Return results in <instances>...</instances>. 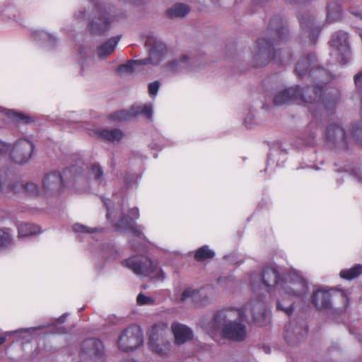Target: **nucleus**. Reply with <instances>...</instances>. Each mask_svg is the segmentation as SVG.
Instances as JSON below:
<instances>
[{
	"label": "nucleus",
	"mask_w": 362,
	"mask_h": 362,
	"mask_svg": "<svg viewBox=\"0 0 362 362\" xmlns=\"http://www.w3.org/2000/svg\"><path fill=\"white\" fill-rule=\"evenodd\" d=\"M162 56L161 52H157L156 48L152 47L150 49L148 58L129 62L122 64L118 70L121 73H131L136 69L137 65H146L148 64L156 65L162 60Z\"/></svg>",
	"instance_id": "obj_20"
},
{
	"label": "nucleus",
	"mask_w": 362,
	"mask_h": 362,
	"mask_svg": "<svg viewBox=\"0 0 362 362\" xmlns=\"http://www.w3.org/2000/svg\"><path fill=\"white\" fill-rule=\"evenodd\" d=\"M189 11V7L184 4H177L167 11L170 18H181L185 16Z\"/></svg>",
	"instance_id": "obj_31"
},
{
	"label": "nucleus",
	"mask_w": 362,
	"mask_h": 362,
	"mask_svg": "<svg viewBox=\"0 0 362 362\" xmlns=\"http://www.w3.org/2000/svg\"><path fill=\"white\" fill-rule=\"evenodd\" d=\"M0 112H4L5 114L13 117L14 120L17 121V122H23L24 123H29L31 121L30 119L28 116H26L22 113H18V112H13V110H6L2 107H0Z\"/></svg>",
	"instance_id": "obj_37"
},
{
	"label": "nucleus",
	"mask_w": 362,
	"mask_h": 362,
	"mask_svg": "<svg viewBox=\"0 0 362 362\" xmlns=\"http://www.w3.org/2000/svg\"><path fill=\"white\" fill-rule=\"evenodd\" d=\"M307 332L304 322L292 321L285 327L284 338L291 345H296L304 339Z\"/></svg>",
	"instance_id": "obj_19"
},
{
	"label": "nucleus",
	"mask_w": 362,
	"mask_h": 362,
	"mask_svg": "<svg viewBox=\"0 0 362 362\" xmlns=\"http://www.w3.org/2000/svg\"><path fill=\"white\" fill-rule=\"evenodd\" d=\"M160 87V84L158 81H154L153 83H149L148 90L149 93L152 95H156Z\"/></svg>",
	"instance_id": "obj_45"
},
{
	"label": "nucleus",
	"mask_w": 362,
	"mask_h": 362,
	"mask_svg": "<svg viewBox=\"0 0 362 362\" xmlns=\"http://www.w3.org/2000/svg\"><path fill=\"white\" fill-rule=\"evenodd\" d=\"M199 291L194 290L191 288L185 289L180 297V300L182 302L191 300L196 303H198V298L199 297Z\"/></svg>",
	"instance_id": "obj_35"
},
{
	"label": "nucleus",
	"mask_w": 362,
	"mask_h": 362,
	"mask_svg": "<svg viewBox=\"0 0 362 362\" xmlns=\"http://www.w3.org/2000/svg\"><path fill=\"white\" fill-rule=\"evenodd\" d=\"M308 288L306 280L298 274H293L286 281L279 285L280 298L276 308L284 311L287 315L293 313L292 300L295 297L305 295Z\"/></svg>",
	"instance_id": "obj_6"
},
{
	"label": "nucleus",
	"mask_w": 362,
	"mask_h": 362,
	"mask_svg": "<svg viewBox=\"0 0 362 362\" xmlns=\"http://www.w3.org/2000/svg\"><path fill=\"white\" fill-rule=\"evenodd\" d=\"M309 110L311 112L313 111V110L311 109V107H309Z\"/></svg>",
	"instance_id": "obj_51"
},
{
	"label": "nucleus",
	"mask_w": 362,
	"mask_h": 362,
	"mask_svg": "<svg viewBox=\"0 0 362 362\" xmlns=\"http://www.w3.org/2000/svg\"><path fill=\"white\" fill-rule=\"evenodd\" d=\"M164 332V325H156L152 327L149 337V344L152 350L160 355L166 354L169 350V344L165 345L163 348L160 347V345L158 344L160 338L163 336Z\"/></svg>",
	"instance_id": "obj_22"
},
{
	"label": "nucleus",
	"mask_w": 362,
	"mask_h": 362,
	"mask_svg": "<svg viewBox=\"0 0 362 362\" xmlns=\"http://www.w3.org/2000/svg\"><path fill=\"white\" fill-rule=\"evenodd\" d=\"M11 144L0 139V156L6 155L11 150Z\"/></svg>",
	"instance_id": "obj_42"
},
{
	"label": "nucleus",
	"mask_w": 362,
	"mask_h": 362,
	"mask_svg": "<svg viewBox=\"0 0 362 362\" xmlns=\"http://www.w3.org/2000/svg\"><path fill=\"white\" fill-rule=\"evenodd\" d=\"M40 328H41V327H30V328H28V329H21V330L15 331V332H28L32 333V332H35V330H37L38 329H40Z\"/></svg>",
	"instance_id": "obj_46"
},
{
	"label": "nucleus",
	"mask_w": 362,
	"mask_h": 362,
	"mask_svg": "<svg viewBox=\"0 0 362 362\" xmlns=\"http://www.w3.org/2000/svg\"><path fill=\"white\" fill-rule=\"evenodd\" d=\"M16 19L14 9L9 6H0V21H9Z\"/></svg>",
	"instance_id": "obj_36"
},
{
	"label": "nucleus",
	"mask_w": 362,
	"mask_h": 362,
	"mask_svg": "<svg viewBox=\"0 0 362 362\" xmlns=\"http://www.w3.org/2000/svg\"><path fill=\"white\" fill-rule=\"evenodd\" d=\"M317 60L313 54H309L307 57L301 58L298 60L296 67V74L303 77L309 69L312 76H315L320 83H327L331 78L329 73L324 69H316Z\"/></svg>",
	"instance_id": "obj_10"
},
{
	"label": "nucleus",
	"mask_w": 362,
	"mask_h": 362,
	"mask_svg": "<svg viewBox=\"0 0 362 362\" xmlns=\"http://www.w3.org/2000/svg\"><path fill=\"white\" fill-rule=\"evenodd\" d=\"M128 362H134V361H128Z\"/></svg>",
	"instance_id": "obj_52"
},
{
	"label": "nucleus",
	"mask_w": 362,
	"mask_h": 362,
	"mask_svg": "<svg viewBox=\"0 0 362 362\" xmlns=\"http://www.w3.org/2000/svg\"><path fill=\"white\" fill-rule=\"evenodd\" d=\"M13 244L12 235L7 228H0V250L11 246Z\"/></svg>",
	"instance_id": "obj_33"
},
{
	"label": "nucleus",
	"mask_w": 362,
	"mask_h": 362,
	"mask_svg": "<svg viewBox=\"0 0 362 362\" xmlns=\"http://www.w3.org/2000/svg\"><path fill=\"white\" fill-rule=\"evenodd\" d=\"M349 13L353 27L358 30L359 36L362 37V31L360 28V23L358 25V23H360V21L362 20V10L361 8L360 4H353L351 6H350L349 8Z\"/></svg>",
	"instance_id": "obj_28"
},
{
	"label": "nucleus",
	"mask_w": 362,
	"mask_h": 362,
	"mask_svg": "<svg viewBox=\"0 0 362 362\" xmlns=\"http://www.w3.org/2000/svg\"><path fill=\"white\" fill-rule=\"evenodd\" d=\"M349 36L346 32L335 33L331 40V54L341 64H345L351 59Z\"/></svg>",
	"instance_id": "obj_9"
},
{
	"label": "nucleus",
	"mask_w": 362,
	"mask_h": 362,
	"mask_svg": "<svg viewBox=\"0 0 362 362\" xmlns=\"http://www.w3.org/2000/svg\"><path fill=\"white\" fill-rule=\"evenodd\" d=\"M237 312L241 320L244 318L245 312L251 313L253 320L259 326H263L269 322V314L266 310L262 298L247 304L245 307V311L238 310Z\"/></svg>",
	"instance_id": "obj_16"
},
{
	"label": "nucleus",
	"mask_w": 362,
	"mask_h": 362,
	"mask_svg": "<svg viewBox=\"0 0 362 362\" xmlns=\"http://www.w3.org/2000/svg\"><path fill=\"white\" fill-rule=\"evenodd\" d=\"M18 237L25 238L33 235L39 232V227L28 223H20L18 225Z\"/></svg>",
	"instance_id": "obj_30"
},
{
	"label": "nucleus",
	"mask_w": 362,
	"mask_h": 362,
	"mask_svg": "<svg viewBox=\"0 0 362 362\" xmlns=\"http://www.w3.org/2000/svg\"><path fill=\"white\" fill-rule=\"evenodd\" d=\"M139 115H143L147 119L151 120L153 116L152 105L151 104H136L132 105L129 110H122L114 112L111 115L110 118L113 121L121 122L135 117Z\"/></svg>",
	"instance_id": "obj_17"
},
{
	"label": "nucleus",
	"mask_w": 362,
	"mask_h": 362,
	"mask_svg": "<svg viewBox=\"0 0 362 362\" xmlns=\"http://www.w3.org/2000/svg\"><path fill=\"white\" fill-rule=\"evenodd\" d=\"M347 172L350 176L356 182H361V169L360 165H351L347 169Z\"/></svg>",
	"instance_id": "obj_38"
},
{
	"label": "nucleus",
	"mask_w": 362,
	"mask_h": 362,
	"mask_svg": "<svg viewBox=\"0 0 362 362\" xmlns=\"http://www.w3.org/2000/svg\"><path fill=\"white\" fill-rule=\"evenodd\" d=\"M332 289L317 288L313 294L312 303L319 310H329L332 308Z\"/></svg>",
	"instance_id": "obj_21"
},
{
	"label": "nucleus",
	"mask_w": 362,
	"mask_h": 362,
	"mask_svg": "<svg viewBox=\"0 0 362 362\" xmlns=\"http://www.w3.org/2000/svg\"><path fill=\"white\" fill-rule=\"evenodd\" d=\"M322 86L316 85L300 88L296 86L279 91L274 98L275 105H282L291 102L303 103L315 105L318 110L334 106L339 100L337 90L325 94L322 98Z\"/></svg>",
	"instance_id": "obj_1"
},
{
	"label": "nucleus",
	"mask_w": 362,
	"mask_h": 362,
	"mask_svg": "<svg viewBox=\"0 0 362 362\" xmlns=\"http://www.w3.org/2000/svg\"><path fill=\"white\" fill-rule=\"evenodd\" d=\"M123 265L138 276H148L156 272L157 263L144 255H134L125 259Z\"/></svg>",
	"instance_id": "obj_12"
},
{
	"label": "nucleus",
	"mask_w": 362,
	"mask_h": 362,
	"mask_svg": "<svg viewBox=\"0 0 362 362\" xmlns=\"http://www.w3.org/2000/svg\"><path fill=\"white\" fill-rule=\"evenodd\" d=\"M298 18L303 33L308 35L311 43H315L324 25L339 21L342 18V11L339 4L332 2L327 5L325 21H319V15L315 11L302 12Z\"/></svg>",
	"instance_id": "obj_3"
},
{
	"label": "nucleus",
	"mask_w": 362,
	"mask_h": 362,
	"mask_svg": "<svg viewBox=\"0 0 362 362\" xmlns=\"http://www.w3.org/2000/svg\"><path fill=\"white\" fill-rule=\"evenodd\" d=\"M33 37L37 41H41L49 47L54 46L57 42V38L52 34L45 30H36L33 33Z\"/></svg>",
	"instance_id": "obj_29"
},
{
	"label": "nucleus",
	"mask_w": 362,
	"mask_h": 362,
	"mask_svg": "<svg viewBox=\"0 0 362 362\" xmlns=\"http://www.w3.org/2000/svg\"><path fill=\"white\" fill-rule=\"evenodd\" d=\"M83 170V165L80 163L66 169L63 175L57 171L46 174L42 180V193L47 197L59 195L64 189V179L76 177L80 175Z\"/></svg>",
	"instance_id": "obj_7"
},
{
	"label": "nucleus",
	"mask_w": 362,
	"mask_h": 362,
	"mask_svg": "<svg viewBox=\"0 0 362 362\" xmlns=\"http://www.w3.org/2000/svg\"><path fill=\"white\" fill-rule=\"evenodd\" d=\"M215 252L209 248L207 245L199 247L195 253L194 258L197 261H204L207 259L213 258Z\"/></svg>",
	"instance_id": "obj_34"
},
{
	"label": "nucleus",
	"mask_w": 362,
	"mask_h": 362,
	"mask_svg": "<svg viewBox=\"0 0 362 362\" xmlns=\"http://www.w3.org/2000/svg\"><path fill=\"white\" fill-rule=\"evenodd\" d=\"M171 330L177 344H183L193 337L192 330L185 325L174 322L171 325Z\"/></svg>",
	"instance_id": "obj_23"
},
{
	"label": "nucleus",
	"mask_w": 362,
	"mask_h": 362,
	"mask_svg": "<svg viewBox=\"0 0 362 362\" xmlns=\"http://www.w3.org/2000/svg\"><path fill=\"white\" fill-rule=\"evenodd\" d=\"M250 285L255 292L267 288V292H271L272 289L276 287L279 290V285L281 282L279 279V272L274 267H266L262 275L252 274L250 279Z\"/></svg>",
	"instance_id": "obj_8"
},
{
	"label": "nucleus",
	"mask_w": 362,
	"mask_h": 362,
	"mask_svg": "<svg viewBox=\"0 0 362 362\" xmlns=\"http://www.w3.org/2000/svg\"><path fill=\"white\" fill-rule=\"evenodd\" d=\"M232 311H220L217 313L213 319L204 326L205 330L211 337L218 333H221L223 337L235 341H242L246 335L244 325L233 322Z\"/></svg>",
	"instance_id": "obj_5"
},
{
	"label": "nucleus",
	"mask_w": 362,
	"mask_h": 362,
	"mask_svg": "<svg viewBox=\"0 0 362 362\" xmlns=\"http://www.w3.org/2000/svg\"><path fill=\"white\" fill-rule=\"evenodd\" d=\"M92 173L94 175L95 180L101 181L103 179V172L100 166L98 165H93L91 168Z\"/></svg>",
	"instance_id": "obj_41"
},
{
	"label": "nucleus",
	"mask_w": 362,
	"mask_h": 362,
	"mask_svg": "<svg viewBox=\"0 0 362 362\" xmlns=\"http://www.w3.org/2000/svg\"><path fill=\"white\" fill-rule=\"evenodd\" d=\"M354 81H355L356 87L358 91V96L361 98V90L362 88V74L361 73H358L354 76Z\"/></svg>",
	"instance_id": "obj_43"
},
{
	"label": "nucleus",
	"mask_w": 362,
	"mask_h": 362,
	"mask_svg": "<svg viewBox=\"0 0 362 362\" xmlns=\"http://www.w3.org/2000/svg\"><path fill=\"white\" fill-rule=\"evenodd\" d=\"M136 301L140 305H152L154 303V299L152 297L146 296L143 293H139L138 295Z\"/></svg>",
	"instance_id": "obj_39"
},
{
	"label": "nucleus",
	"mask_w": 362,
	"mask_h": 362,
	"mask_svg": "<svg viewBox=\"0 0 362 362\" xmlns=\"http://www.w3.org/2000/svg\"><path fill=\"white\" fill-rule=\"evenodd\" d=\"M6 340L4 337H0V345L2 344Z\"/></svg>",
	"instance_id": "obj_50"
},
{
	"label": "nucleus",
	"mask_w": 362,
	"mask_h": 362,
	"mask_svg": "<svg viewBox=\"0 0 362 362\" xmlns=\"http://www.w3.org/2000/svg\"><path fill=\"white\" fill-rule=\"evenodd\" d=\"M21 189L30 196L37 197L40 194V188L36 183L29 182L26 183L18 182L13 184L4 176L2 172L0 171V192L5 194L11 192L18 193Z\"/></svg>",
	"instance_id": "obj_15"
},
{
	"label": "nucleus",
	"mask_w": 362,
	"mask_h": 362,
	"mask_svg": "<svg viewBox=\"0 0 362 362\" xmlns=\"http://www.w3.org/2000/svg\"><path fill=\"white\" fill-rule=\"evenodd\" d=\"M361 273L362 266L356 264L350 269H342L339 273V276L341 279L350 281L358 276Z\"/></svg>",
	"instance_id": "obj_32"
},
{
	"label": "nucleus",
	"mask_w": 362,
	"mask_h": 362,
	"mask_svg": "<svg viewBox=\"0 0 362 362\" xmlns=\"http://www.w3.org/2000/svg\"><path fill=\"white\" fill-rule=\"evenodd\" d=\"M73 229L76 233H90L98 230L97 228H88L86 226L79 224V223L74 224L73 226Z\"/></svg>",
	"instance_id": "obj_40"
},
{
	"label": "nucleus",
	"mask_w": 362,
	"mask_h": 362,
	"mask_svg": "<svg viewBox=\"0 0 362 362\" xmlns=\"http://www.w3.org/2000/svg\"><path fill=\"white\" fill-rule=\"evenodd\" d=\"M251 118H252V116L250 117V115H247V117L245 119V123L248 128L252 127V125L250 124Z\"/></svg>",
	"instance_id": "obj_47"
},
{
	"label": "nucleus",
	"mask_w": 362,
	"mask_h": 362,
	"mask_svg": "<svg viewBox=\"0 0 362 362\" xmlns=\"http://www.w3.org/2000/svg\"><path fill=\"white\" fill-rule=\"evenodd\" d=\"M351 134H352V136H353V139L356 141V142H359L360 141V139H359V136L361 134V129L360 128L359 126H353L351 127Z\"/></svg>",
	"instance_id": "obj_44"
},
{
	"label": "nucleus",
	"mask_w": 362,
	"mask_h": 362,
	"mask_svg": "<svg viewBox=\"0 0 362 362\" xmlns=\"http://www.w3.org/2000/svg\"><path fill=\"white\" fill-rule=\"evenodd\" d=\"M81 360L82 362H104L103 344L97 339H86L81 347Z\"/></svg>",
	"instance_id": "obj_14"
},
{
	"label": "nucleus",
	"mask_w": 362,
	"mask_h": 362,
	"mask_svg": "<svg viewBox=\"0 0 362 362\" xmlns=\"http://www.w3.org/2000/svg\"><path fill=\"white\" fill-rule=\"evenodd\" d=\"M34 149L32 140L25 137L20 138L11 144L10 158L16 163L25 164L31 159Z\"/></svg>",
	"instance_id": "obj_11"
},
{
	"label": "nucleus",
	"mask_w": 362,
	"mask_h": 362,
	"mask_svg": "<svg viewBox=\"0 0 362 362\" xmlns=\"http://www.w3.org/2000/svg\"><path fill=\"white\" fill-rule=\"evenodd\" d=\"M158 279H163L164 278V273L162 270L159 271V275L158 276Z\"/></svg>",
	"instance_id": "obj_49"
},
{
	"label": "nucleus",
	"mask_w": 362,
	"mask_h": 362,
	"mask_svg": "<svg viewBox=\"0 0 362 362\" xmlns=\"http://www.w3.org/2000/svg\"><path fill=\"white\" fill-rule=\"evenodd\" d=\"M288 31L281 18H275L270 22L265 36L257 40L252 53V63L254 66H265L272 59L280 62L278 52L274 45L287 40Z\"/></svg>",
	"instance_id": "obj_2"
},
{
	"label": "nucleus",
	"mask_w": 362,
	"mask_h": 362,
	"mask_svg": "<svg viewBox=\"0 0 362 362\" xmlns=\"http://www.w3.org/2000/svg\"><path fill=\"white\" fill-rule=\"evenodd\" d=\"M119 40V36L110 38L107 42L98 47L96 55L99 58L105 59L114 52L118 45Z\"/></svg>",
	"instance_id": "obj_26"
},
{
	"label": "nucleus",
	"mask_w": 362,
	"mask_h": 362,
	"mask_svg": "<svg viewBox=\"0 0 362 362\" xmlns=\"http://www.w3.org/2000/svg\"><path fill=\"white\" fill-rule=\"evenodd\" d=\"M66 317V314H64V315H62L60 317H59L58 321H59L60 323H63V322L65 321Z\"/></svg>",
	"instance_id": "obj_48"
},
{
	"label": "nucleus",
	"mask_w": 362,
	"mask_h": 362,
	"mask_svg": "<svg viewBox=\"0 0 362 362\" xmlns=\"http://www.w3.org/2000/svg\"><path fill=\"white\" fill-rule=\"evenodd\" d=\"M327 139L328 142L339 148L346 146L344 130L339 125L332 124L328 127Z\"/></svg>",
	"instance_id": "obj_24"
},
{
	"label": "nucleus",
	"mask_w": 362,
	"mask_h": 362,
	"mask_svg": "<svg viewBox=\"0 0 362 362\" xmlns=\"http://www.w3.org/2000/svg\"><path fill=\"white\" fill-rule=\"evenodd\" d=\"M191 64L189 56L187 54H182L173 60L169 64V66L173 71L180 72L189 70L192 67Z\"/></svg>",
	"instance_id": "obj_27"
},
{
	"label": "nucleus",
	"mask_w": 362,
	"mask_h": 362,
	"mask_svg": "<svg viewBox=\"0 0 362 362\" xmlns=\"http://www.w3.org/2000/svg\"><path fill=\"white\" fill-rule=\"evenodd\" d=\"M103 202L107 209L106 217L108 221L113 223L116 230L131 233L136 237L143 238L141 226L136 225L134 221L139 218V210L137 207L130 209L129 217L123 214L122 204L119 202L116 203L111 199H103Z\"/></svg>",
	"instance_id": "obj_4"
},
{
	"label": "nucleus",
	"mask_w": 362,
	"mask_h": 362,
	"mask_svg": "<svg viewBox=\"0 0 362 362\" xmlns=\"http://www.w3.org/2000/svg\"><path fill=\"white\" fill-rule=\"evenodd\" d=\"M117 19L115 8L113 6H105L101 11L97 21H93L90 25V30L94 35H103L109 25Z\"/></svg>",
	"instance_id": "obj_18"
},
{
	"label": "nucleus",
	"mask_w": 362,
	"mask_h": 362,
	"mask_svg": "<svg viewBox=\"0 0 362 362\" xmlns=\"http://www.w3.org/2000/svg\"><path fill=\"white\" fill-rule=\"evenodd\" d=\"M143 343V336L139 326L132 325L127 328L119 337L118 347L123 351H132Z\"/></svg>",
	"instance_id": "obj_13"
},
{
	"label": "nucleus",
	"mask_w": 362,
	"mask_h": 362,
	"mask_svg": "<svg viewBox=\"0 0 362 362\" xmlns=\"http://www.w3.org/2000/svg\"><path fill=\"white\" fill-rule=\"evenodd\" d=\"M95 134L101 139L111 143L120 141L124 136V132L119 129H98Z\"/></svg>",
	"instance_id": "obj_25"
}]
</instances>
